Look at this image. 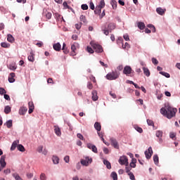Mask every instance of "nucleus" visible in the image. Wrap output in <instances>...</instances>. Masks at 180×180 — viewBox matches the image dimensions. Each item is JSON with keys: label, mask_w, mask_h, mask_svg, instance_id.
<instances>
[{"label": "nucleus", "mask_w": 180, "mask_h": 180, "mask_svg": "<svg viewBox=\"0 0 180 180\" xmlns=\"http://www.w3.org/2000/svg\"><path fill=\"white\" fill-rule=\"evenodd\" d=\"M178 110L176 108H173L171 106H167L166 108H162L160 109V113L163 115V116H165L167 117V119H172L174 116L176 114V112Z\"/></svg>", "instance_id": "nucleus-1"}, {"label": "nucleus", "mask_w": 180, "mask_h": 180, "mask_svg": "<svg viewBox=\"0 0 180 180\" xmlns=\"http://www.w3.org/2000/svg\"><path fill=\"white\" fill-rule=\"evenodd\" d=\"M18 144H19V140L14 141L11 147V151H13L17 147L18 151H21V153H25V146H23V145L22 144H19V145Z\"/></svg>", "instance_id": "nucleus-2"}, {"label": "nucleus", "mask_w": 180, "mask_h": 180, "mask_svg": "<svg viewBox=\"0 0 180 180\" xmlns=\"http://www.w3.org/2000/svg\"><path fill=\"white\" fill-rule=\"evenodd\" d=\"M120 75V72H119L117 71H114V72H109L108 74H107L106 78L109 81H113L115 79H117V78H119Z\"/></svg>", "instance_id": "nucleus-3"}, {"label": "nucleus", "mask_w": 180, "mask_h": 180, "mask_svg": "<svg viewBox=\"0 0 180 180\" xmlns=\"http://www.w3.org/2000/svg\"><path fill=\"white\" fill-rule=\"evenodd\" d=\"M91 47H93L94 51H96V53H103V48H102V46H101L100 44H98L95 42H91L90 43Z\"/></svg>", "instance_id": "nucleus-4"}, {"label": "nucleus", "mask_w": 180, "mask_h": 180, "mask_svg": "<svg viewBox=\"0 0 180 180\" xmlns=\"http://www.w3.org/2000/svg\"><path fill=\"white\" fill-rule=\"evenodd\" d=\"M118 162L121 165H126V167H129V159H127V156H121L118 160Z\"/></svg>", "instance_id": "nucleus-5"}, {"label": "nucleus", "mask_w": 180, "mask_h": 180, "mask_svg": "<svg viewBox=\"0 0 180 180\" xmlns=\"http://www.w3.org/2000/svg\"><path fill=\"white\" fill-rule=\"evenodd\" d=\"M105 8V2H100L98 5L96 7V10L94 11V13L96 15H101V13L102 12V8Z\"/></svg>", "instance_id": "nucleus-6"}, {"label": "nucleus", "mask_w": 180, "mask_h": 180, "mask_svg": "<svg viewBox=\"0 0 180 180\" xmlns=\"http://www.w3.org/2000/svg\"><path fill=\"white\" fill-rule=\"evenodd\" d=\"M134 72L133 70L131 69V67L127 65L124 68L123 74L129 77L130 74Z\"/></svg>", "instance_id": "nucleus-7"}, {"label": "nucleus", "mask_w": 180, "mask_h": 180, "mask_svg": "<svg viewBox=\"0 0 180 180\" xmlns=\"http://www.w3.org/2000/svg\"><path fill=\"white\" fill-rule=\"evenodd\" d=\"M5 155H2L0 159V172L2 171V169H4V168L6 167V162H5Z\"/></svg>", "instance_id": "nucleus-8"}, {"label": "nucleus", "mask_w": 180, "mask_h": 180, "mask_svg": "<svg viewBox=\"0 0 180 180\" xmlns=\"http://www.w3.org/2000/svg\"><path fill=\"white\" fill-rule=\"evenodd\" d=\"M145 155L147 160H150V158H151V155H153V148L149 147L148 150L145 151Z\"/></svg>", "instance_id": "nucleus-9"}, {"label": "nucleus", "mask_w": 180, "mask_h": 180, "mask_svg": "<svg viewBox=\"0 0 180 180\" xmlns=\"http://www.w3.org/2000/svg\"><path fill=\"white\" fill-rule=\"evenodd\" d=\"M28 108H29L28 113L30 115L33 113V110H34V104L33 103L32 101H30L28 103Z\"/></svg>", "instance_id": "nucleus-10"}, {"label": "nucleus", "mask_w": 180, "mask_h": 180, "mask_svg": "<svg viewBox=\"0 0 180 180\" xmlns=\"http://www.w3.org/2000/svg\"><path fill=\"white\" fill-rule=\"evenodd\" d=\"M110 141L111 146H112V147L115 148L117 150H119V143H117V141L113 138H111Z\"/></svg>", "instance_id": "nucleus-11"}, {"label": "nucleus", "mask_w": 180, "mask_h": 180, "mask_svg": "<svg viewBox=\"0 0 180 180\" xmlns=\"http://www.w3.org/2000/svg\"><path fill=\"white\" fill-rule=\"evenodd\" d=\"M87 148H89V150H91L93 153H98V148L95 145H92V143H87Z\"/></svg>", "instance_id": "nucleus-12"}, {"label": "nucleus", "mask_w": 180, "mask_h": 180, "mask_svg": "<svg viewBox=\"0 0 180 180\" xmlns=\"http://www.w3.org/2000/svg\"><path fill=\"white\" fill-rule=\"evenodd\" d=\"M53 16L57 22H63V20L64 22V18L58 13H54Z\"/></svg>", "instance_id": "nucleus-13"}, {"label": "nucleus", "mask_w": 180, "mask_h": 180, "mask_svg": "<svg viewBox=\"0 0 180 180\" xmlns=\"http://www.w3.org/2000/svg\"><path fill=\"white\" fill-rule=\"evenodd\" d=\"M167 11V9H163L161 7L157 8H156V12L157 13H158V15H161V16H162V15L165 14V11Z\"/></svg>", "instance_id": "nucleus-14"}, {"label": "nucleus", "mask_w": 180, "mask_h": 180, "mask_svg": "<svg viewBox=\"0 0 180 180\" xmlns=\"http://www.w3.org/2000/svg\"><path fill=\"white\" fill-rule=\"evenodd\" d=\"M53 47L55 51H61V44H60V42L54 44L53 45Z\"/></svg>", "instance_id": "nucleus-15"}, {"label": "nucleus", "mask_w": 180, "mask_h": 180, "mask_svg": "<svg viewBox=\"0 0 180 180\" xmlns=\"http://www.w3.org/2000/svg\"><path fill=\"white\" fill-rule=\"evenodd\" d=\"M26 112H27V108L26 107H21L19 110V115H24L26 114Z\"/></svg>", "instance_id": "nucleus-16"}, {"label": "nucleus", "mask_w": 180, "mask_h": 180, "mask_svg": "<svg viewBox=\"0 0 180 180\" xmlns=\"http://www.w3.org/2000/svg\"><path fill=\"white\" fill-rule=\"evenodd\" d=\"M156 137H158L159 139V143H162V131H156Z\"/></svg>", "instance_id": "nucleus-17"}, {"label": "nucleus", "mask_w": 180, "mask_h": 180, "mask_svg": "<svg viewBox=\"0 0 180 180\" xmlns=\"http://www.w3.org/2000/svg\"><path fill=\"white\" fill-rule=\"evenodd\" d=\"M8 82L11 83L15 82V73L11 72L8 77Z\"/></svg>", "instance_id": "nucleus-18"}, {"label": "nucleus", "mask_w": 180, "mask_h": 180, "mask_svg": "<svg viewBox=\"0 0 180 180\" xmlns=\"http://www.w3.org/2000/svg\"><path fill=\"white\" fill-rule=\"evenodd\" d=\"M137 26L140 30H144V29H146V24L143 22H139L137 23Z\"/></svg>", "instance_id": "nucleus-19"}, {"label": "nucleus", "mask_w": 180, "mask_h": 180, "mask_svg": "<svg viewBox=\"0 0 180 180\" xmlns=\"http://www.w3.org/2000/svg\"><path fill=\"white\" fill-rule=\"evenodd\" d=\"M28 60H30L31 63L34 62V53H33V51H31L30 55L28 56Z\"/></svg>", "instance_id": "nucleus-20"}, {"label": "nucleus", "mask_w": 180, "mask_h": 180, "mask_svg": "<svg viewBox=\"0 0 180 180\" xmlns=\"http://www.w3.org/2000/svg\"><path fill=\"white\" fill-rule=\"evenodd\" d=\"M116 29V25L113 22L108 24V30L110 32H112V30H115Z\"/></svg>", "instance_id": "nucleus-21"}, {"label": "nucleus", "mask_w": 180, "mask_h": 180, "mask_svg": "<svg viewBox=\"0 0 180 180\" xmlns=\"http://www.w3.org/2000/svg\"><path fill=\"white\" fill-rule=\"evenodd\" d=\"M94 128L96 129V130H97V131H101V130H102V126L99 122H95Z\"/></svg>", "instance_id": "nucleus-22"}, {"label": "nucleus", "mask_w": 180, "mask_h": 180, "mask_svg": "<svg viewBox=\"0 0 180 180\" xmlns=\"http://www.w3.org/2000/svg\"><path fill=\"white\" fill-rule=\"evenodd\" d=\"M54 131L56 133V136H61V129H60V127L55 126L54 127Z\"/></svg>", "instance_id": "nucleus-23"}, {"label": "nucleus", "mask_w": 180, "mask_h": 180, "mask_svg": "<svg viewBox=\"0 0 180 180\" xmlns=\"http://www.w3.org/2000/svg\"><path fill=\"white\" fill-rule=\"evenodd\" d=\"M92 99L94 102L98 101V92L96 91H92Z\"/></svg>", "instance_id": "nucleus-24"}, {"label": "nucleus", "mask_w": 180, "mask_h": 180, "mask_svg": "<svg viewBox=\"0 0 180 180\" xmlns=\"http://www.w3.org/2000/svg\"><path fill=\"white\" fill-rule=\"evenodd\" d=\"M12 110V108H11V106L9 105H6L5 108H4V113L6 115H9V112H11Z\"/></svg>", "instance_id": "nucleus-25"}, {"label": "nucleus", "mask_w": 180, "mask_h": 180, "mask_svg": "<svg viewBox=\"0 0 180 180\" xmlns=\"http://www.w3.org/2000/svg\"><path fill=\"white\" fill-rule=\"evenodd\" d=\"M86 160H89V161H90L89 158H86L85 160H83L81 161V164L82 165H85V167H88L89 165V162L86 161Z\"/></svg>", "instance_id": "nucleus-26"}, {"label": "nucleus", "mask_w": 180, "mask_h": 180, "mask_svg": "<svg viewBox=\"0 0 180 180\" xmlns=\"http://www.w3.org/2000/svg\"><path fill=\"white\" fill-rule=\"evenodd\" d=\"M7 40L8 41H9L10 43H13V41H15V38H13V36H12V34H8L7 35Z\"/></svg>", "instance_id": "nucleus-27"}, {"label": "nucleus", "mask_w": 180, "mask_h": 180, "mask_svg": "<svg viewBox=\"0 0 180 180\" xmlns=\"http://www.w3.org/2000/svg\"><path fill=\"white\" fill-rule=\"evenodd\" d=\"M153 161H154V163L155 164V165H158V164L160 162V159L158 158V155H155L153 156Z\"/></svg>", "instance_id": "nucleus-28"}, {"label": "nucleus", "mask_w": 180, "mask_h": 180, "mask_svg": "<svg viewBox=\"0 0 180 180\" xmlns=\"http://www.w3.org/2000/svg\"><path fill=\"white\" fill-rule=\"evenodd\" d=\"M104 165H106L108 169H110L112 168V165H110V162L107 160H103Z\"/></svg>", "instance_id": "nucleus-29"}, {"label": "nucleus", "mask_w": 180, "mask_h": 180, "mask_svg": "<svg viewBox=\"0 0 180 180\" xmlns=\"http://www.w3.org/2000/svg\"><path fill=\"white\" fill-rule=\"evenodd\" d=\"M143 74H145V75L146 77H150V70H148V68H144V67H143Z\"/></svg>", "instance_id": "nucleus-30"}, {"label": "nucleus", "mask_w": 180, "mask_h": 180, "mask_svg": "<svg viewBox=\"0 0 180 180\" xmlns=\"http://www.w3.org/2000/svg\"><path fill=\"white\" fill-rule=\"evenodd\" d=\"M1 46L4 49H9V47H11V44H9L8 43H6V42H1Z\"/></svg>", "instance_id": "nucleus-31"}, {"label": "nucleus", "mask_w": 180, "mask_h": 180, "mask_svg": "<svg viewBox=\"0 0 180 180\" xmlns=\"http://www.w3.org/2000/svg\"><path fill=\"white\" fill-rule=\"evenodd\" d=\"M52 160L53 164H58V162H60V158L57 156H53Z\"/></svg>", "instance_id": "nucleus-32"}, {"label": "nucleus", "mask_w": 180, "mask_h": 180, "mask_svg": "<svg viewBox=\"0 0 180 180\" xmlns=\"http://www.w3.org/2000/svg\"><path fill=\"white\" fill-rule=\"evenodd\" d=\"M75 50H77V47L75 46V44H72L71 46V51H72V56H76L77 53H75Z\"/></svg>", "instance_id": "nucleus-33"}, {"label": "nucleus", "mask_w": 180, "mask_h": 180, "mask_svg": "<svg viewBox=\"0 0 180 180\" xmlns=\"http://www.w3.org/2000/svg\"><path fill=\"white\" fill-rule=\"evenodd\" d=\"M110 4H111L113 9H116V8H117V2L116 1L112 0Z\"/></svg>", "instance_id": "nucleus-34"}, {"label": "nucleus", "mask_w": 180, "mask_h": 180, "mask_svg": "<svg viewBox=\"0 0 180 180\" xmlns=\"http://www.w3.org/2000/svg\"><path fill=\"white\" fill-rule=\"evenodd\" d=\"M160 74H161V75H163V77H165L166 78H169L171 77V75L168 72H160Z\"/></svg>", "instance_id": "nucleus-35"}, {"label": "nucleus", "mask_w": 180, "mask_h": 180, "mask_svg": "<svg viewBox=\"0 0 180 180\" xmlns=\"http://www.w3.org/2000/svg\"><path fill=\"white\" fill-rule=\"evenodd\" d=\"M80 20L81 22H83V23H88V21L86 20V18L84 15H82L80 16Z\"/></svg>", "instance_id": "nucleus-36"}, {"label": "nucleus", "mask_w": 180, "mask_h": 180, "mask_svg": "<svg viewBox=\"0 0 180 180\" xmlns=\"http://www.w3.org/2000/svg\"><path fill=\"white\" fill-rule=\"evenodd\" d=\"M12 126H13L12 120H9L8 121L6 122V127H8V129H11Z\"/></svg>", "instance_id": "nucleus-37"}, {"label": "nucleus", "mask_w": 180, "mask_h": 180, "mask_svg": "<svg viewBox=\"0 0 180 180\" xmlns=\"http://www.w3.org/2000/svg\"><path fill=\"white\" fill-rule=\"evenodd\" d=\"M40 180H47V176H46V174L41 173L39 176Z\"/></svg>", "instance_id": "nucleus-38"}, {"label": "nucleus", "mask_w": 180, "mask_h": 180, "mask_svg": "<svg viewBox=\"0 0 180 180\" xmlns=\"http://www.w3.org/2000/svg\"><path fill=\"white\" fill-rule=\"evenodd\" d=\"M8 68H9V70H11L12 71H15V70H16V65L12 63L11 65H9Z\"/></svg>", "instance_id": "nucleus-39"}, {"label": "nucleus", "mask_w": 180, "mask_h": 180, "mask_svg": "<svg viewBox=\"0 0 180 180\" xmlns=\"http://www.w3.org/2000/svg\"><path fill=\"white\" fill-rule=\"evenodd\" d=\"M13 178H15V180H22V178L20 176H19L17 173L13 174Z\"/></svg>", "instance_id": "nucleus-40"}, {"label": "nucleus", "mask_w": 180, "mask_h": 180, "mask_svg": "<svg viewBox=\"0 0 180 180\" xmlns=\"http://www.w3.org/2000/svg\"><path fill=\"white\" fill-rule=\"evenodd\" d=\"M111 178H112L113 180H117V174L115 172H112Z\"/></svg>", "instance_id": "nucleus-41"}, {"label": "nucleus", "mask_w": 180, "mask_h": 180, "mask_svg": "<svg viewBox=\"0 0 180 180\" xmlns=\"http://www.w3.org/2000/svg\"><path fill=\"white\" fill-rule=\"evenodd\" d=\"M169 137L170 139H172V140H176V134L174 132L170 133Z\"/></svg>", "instance_id": "nucleus-42"}, {"label": "nucleus", "mask_w": 180, "mask_h": 180, "mask_svg": "<svg viewBox=\"0 0 180 180\" xmlns=\"http://www.w3.org/2000/svg\"><path fill=\"white\" fill-rule=\"evenodd\" d=\"M129 176L131 180H136V177L134 176V174L133 172H129Z\"/></svg>", "instance_id": "nucleus-43"}, {"label": "nucleus", "mask_w": 180, "mask_h": 180, "mask_svg": "<svg viewBox=\"0 0 180 180\" xmlns=\"http://www.w3.org/2000/svg\"><path fill=\"white\" fill-rule=\"evenodd\" d=\"M45 16H46V19L50 20V19H51V16H53V15L51 14V12H47L46 13Z\"/></svg>", "instance_id": "nucleus-44"}, {"label": "nucleus", "mask_w": 180, "mask_h": 180, "mask_svg": "<svg viewBox=\"0 0 180 180\" xmlns=\"http://www.w3.org/2000/svg\"><path fill=\"white\" fill-rule=\"evenodd\" d=\"M148 27H149L150 29L152 28V32L153 33H155V27H154V25L149 24V25H148Z\"/></svg>", "instance_id": "nucleus-45"}, {"label": "nucleus", "mask_w": 180, "mask_h": 180, "mask_svg": "<svg viewBox=\"0 0 180 180\" xmlns=\"http://www.w3.org/2000/svg\"><path fill=\"white\" fill-rule=\"evenodd\" d=\"M5 94H6V90L2 87H0V95H5Z\"/></svg>", "instance_id": "nucleus-46"}, {"label": "nucleus", "mask_w": 180, "mask_h": 180, "mask_svg": "<svg viewBox=\"0 0 180 180\" xmlns=\"http://www.w3.org/2000/svg\"><path fill=\"white\" fill-rule=\"evenodd\" d=\"M98 136L101 139L102 141L105 142V139H103V132H98Z\"/></svg>", "instance_id": "nucleus-47"}, {"label": "nucleus", "mask_w": 180, "mask_h": 180, "mask_svg": "<svg viewBox=\"0 0 180 180\" xmlns=\"http://www.w3.org/2000/svg\"><path fill=\"white\" fill-rule=\"evenodd\" d=\"M86 51H88V53H90V54H94V49H92V48H91L90 46H87Z\"/></svg>", "instance_id": "nucleus-48"}, {"label": "nucleus", "mask_w": 180, "mask_h": 180, "mask_svg": "<svg viewBox=\"0 0 180 180\" xmlns=\"http://www.w3.org/2000/svg\"><path fill=\"white\" fill-rule=\"evenodd\" d=\"M77 137L78 139H79V140H82V141H84V140H85V139H84V136H82V134H77Z\"/></svg>", "instance_id": "nucleus-49"}, {"label": "nucleus", "mask_w": 180, "mask_h": 180, "mask_svg": "<svg viewBox=\"0 0 180 180\" xmlns=\"http://www.w3.org/2000/svg\"><path fill=\"white\" fill-rule=\"evenodd\" d=\"M135 129L139 133H142L143 132V129L141 127H135Z\"/></svg>", "instance_id": "nucleus-50"}, {"label": "nucleus", "mask_w": 180, "mask_h": 180, "mask_svg": "<svg viewBox=\"0 0 180 180\" xmlns=\"http://www.w3.org/2000/svg\"><path fill=\"white\" fill-rule=\"evenodd\" d=\"M147 123L148 126H154V122L151 120H147Z\"/></svg>", "instance_id": "nucleus-51"}, {"label": "nucleus", "mask_w": 180, "mask_h": 180, "mask_svg": "<svg viewBox=\"0 0 180 180\" xmlns=\"http://www.w3.org/2000/svg\"><path fill=\"white\" fill-rule=\"evenodd\" d=\"M82 26V23L79 22V23L75 25V28L77 30H79V29H81Z\"/></svg>", "instance_id": "nucleus-52"}, {"label": "nucleus", "mask_w": 180, "mask_h": 180, "mask_svg": "<svg viewBox=\"0 0 180 180\" xmlns=\"http://www.w3.org/2000/svg\"><path fill=\"white\" fill-rule=\"evenodd\" d=\"M152 63H153V64H155V65H157V64H158V60H157V58H153Z\"/></svg>", "instance_id": "nucleus-53"}, {"label": "nucleus", "mask_w": 180, "mask_h": 180, "mask_svg": "<svg viewBox=\"0 0 180 180\" xmlns=\"http://www.w3.org/2000/svg\"><path fill=\"white\" fill-rule=\"evenodd\" d=\"M82 9H83V11H88V5L82 4Z\"/></svg>", "instance_id": "nucleus-54"}, {"label": "nucleus", "mask_w": 180, "mask_h": 180, "mask_svg": "<svg viewBox=\"0 0 180 180\" xmlns=\"http://www.w3.org/2000/svg\"><path fill=\"white\" fill-rule=\"evenodd\" d=\"M87 88H88V89H92V88H94V85L92 84V83L88 82Z\"/></svg>", "instance_id": "nucleus-55"}, {"label": "nucleus", "mask_w": 180, "mask_h": 180, "mask_svg": "<svg viewBox=\"0 0 180 180\" xmlns=\"http://www.w3.org/2000/svg\"><path fill=\"white\" fill-rule=\"evenodd\" d=\"M4 99H6V101H11V97L9 96V95L5 94L4 95Z\"/></svg>", "instance_id": "nucleus-56"}, {"label": "nucleus", "mask_w": 180, "mask_h": 180, "mask_svg": "<svg viewBox=\"0 0 180 180\" xmlns=\"http://www.w3.org/2000/svg\"><path fill=\"white\" fill-rule=\"evenodd\" d=\"M102 31L103 32L104 34H105V36H108V34H109V32H110L109 30H103L102 29Z\"/></svg>", "instance_id": "nucleus-57"}, {"label": "nucleus", "mask_w": 180, "mask_h": 180, "mask_svg": "<svg viewBox=\"0 0 180 180\" xmlns=\"http://www.w3.org/2000/svg\"><path fill=\"white\" fill-rule=\"evenodd\" d=\"M27 177L28 178V179H32V178H33V173H27Z\"/></svg>", "instance_id": "nucleus-58"}, {"label": "nucleus", "mask_w": 180, "mask_h": 180, "mask_svg": "<svg viewBox=\"0 0 180 180\" xmlns=\"http://www.w3.org/2000/svg\"><path fill=\"white\" fill-rule=\"evenodd\" d=\"M4 173L6 174V175H8V174H11V169H6L4 171Z\"/></svg>", "instance_id": "nucleus-59"}, {"label": "nucleus", "mask_w": 180, "mask_h": 180, "mask_svg": "<svg viewBox=\"0 0 180 180\" xmlns=\"http://www.w3.org/2000/svg\"><path fill=\"white\" fill-rule=\"evenodd\" d=\"M64 161L67 163L70 162V156L67 155L64 158Z\"/></svg>", "instance_id": "nucleus-60"}, {"label": "nucleus", "mask_w": 180, "mask_h": 180, "mask_svg": "<svg viewBox=\"0 0 180 180\" xmlns=\"http://www.w3.org/2000/svg\"><path fill=\"white\" fill-rule=\"evenodd\" d=\"M117 44H122V43H123V38H122V37H120V38H118V39L117 40Z\"/></svg>", "instance_id": "nucleus-61"}, {"label": "nucleus", "mask_w": 180, "mask_h": 180, "mask_svg": "<svg viewBox=\"0 0 180 180\" xmlns=\"http://www.w3.org/2000/svg\"><path fill=\"white\" fill-rule=\"evenodd\" d=\"M64 54H68L69 53V51H68V48H64V49H62Z\"/></svg>", "instance_id": "nucleus-62"}, {"label": "nucleus", "mask_w": 180, "mask_h": 180, "mask_svg": "<svg viewBox=\"0 0 180 180\" xmlns=\"http://www.w3.org/2000/svg\"><path fill=\"white\" fill-rule=\"evenodd\" d=\"M124 40H126V41H129V40H130V38L129 37V36L127 34H124L123 36Z\"/></svg>", "instance_id": "nucleus-63"}, {"label": "nucleus", "mask_w": 180, "mask_h": 180, "mask_svg": "<svg viewBox=\"0 0 180 180\" xmlns=\"http://www.w3.org/2000/svg\"><path fill=\"white\" fill-rule=\"evenodd\" d=\"M47 82H48V84H54V83L53 82V78H49V79H47Z\"/></svg>", "instance_id": "nucleus-64"}]
</instances>
